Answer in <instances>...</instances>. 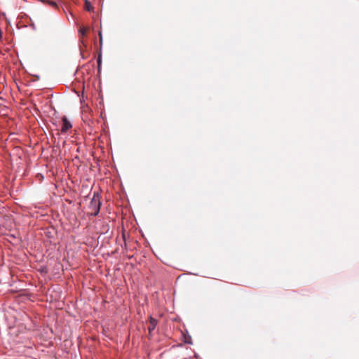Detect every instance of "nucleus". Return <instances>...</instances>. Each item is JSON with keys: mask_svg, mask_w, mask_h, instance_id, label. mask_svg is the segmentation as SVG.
Here are the masks:
<instances>
[{"mask_svg": "<svg viewBox=\"0 0 359 359\" xmlns=\"http://www.w3.org/2000/svg\"><path fill=\"white\" fill-rule=\"evenodd\" d=\"M101 202L98 194H94L93 197L90 203L89 208L91 210L90 215L92 216H96L99 214L100 210Z\"/></svg>", "mask_w": 359, "mask_h": 359, "instance_id": "nucleus-1", "label": "nucleus"}, {"mask_svg": "<svg viewBox=\"0 0 359 359\" xmlns=\"http://www.w3.org/2000/svg\"><path fill=\"white\" fill-rule=\"evenodd\" d=\"M72 127V123L67 120V117L64 116L62 118V126L61 128V132L63 133H66Z\"/></svg>", "mask_w": 359, "mask_h": 359, "instance_id": "nucleus-2", "label": "nucleus"}, {"mask_svg": "<svg viewBox=\"0 0 359 359\" xmlns=\"http://www.w3.org/2000/svg\"><path fill=\"white\" fill-rule=\"evenodd\" d=\"M150 326L149 327V332H151L152 330H154L156 327V320L153 319V318H151V321H150Z\"/></svg>", "mask_w": 359, "mask_h": 359, "instance_id": "nucleus-3", "label": "nucleus"}, {"mask_svg": "<svg viewBox=\"0 0 359 359\" xmlns=\"http://www.w3.org/2000/svg\"><path fill=\"white\" fill-rule=\"evenodd\" d=\"M85 9L90 12L93 10V7L88 0H85Z\"/></svg>", "mask_w": 359, "mask_h": 359, "instance_id": "nucleus-4", "label": "nucleus"}, {"mask_svg": "<svg viewBox=\"0 0 359 359\" xmlns=\"http://www.w3.org/2000/svg\"><path fill=\"white\" fill-rule=\"evenodd\" d=\"M86 32H87V29L84 27H80L79 29V34L81 35V36H84L86 34Z\"/></svg>", "mask_w": 359, "mask_h": 359, "instance_id": "nucleus-5", "label": "nucleus"}, {"mask_svg": "<svg viewBox=\"0 0 359 359\" xmlns=\"http://www.w3.org/2000/svg\"><path fill=\"white\" fill-rule=\"evenodd\" d=\"M47 4L53 8H56L57 6V3L54 1H48Z\"/></svg>", "mask_w": 359, "mask_h": 359, "instance_id": "nucleus-6", "label": "nucleus"}, {"mask_svg": "<svg viewBox=\"0 0 359 359\" xmlns=\"http://www.w3.org/2000/svg\"><path fill=\"white\" fill-rule=\"evenodd\" d=\"M97 65H98V68H100V65H101V62H102V55H100L98 56V58H97Z\"/></svg>", "mask_w": 359, "mask_h": 359, "instance_id": "nucleus-7", "label": "nucleus"}, {"mask_svg": "<svg viewBox=\"0 0 359 359\" xmlns=\"http://www.w3.org/2000/svg\"><path fill=\"white\" fill-rule=\"evenodd\" d=\"M2 39H3V34H2L1 29H0V40H2Z\"/></svg>", "mask_w": 359, "mask_h": 359, "instance_id": "nucleus-8", "label": "nucleus"}, {"mask_svg": "<svg viewBox=\"0 0 359 359\" xmlns=\"http://www.w3.org/2000/svg\"><path fill=\"white\" fill-rule=\"evenodd\" d=\"M99 35H100V42H102V38L101 32L99 33Z\"/></svg>", "mask_w": 359, "mask_h": 359, "instance_id": "nucleus-9", "label": "nucleus"}, {"mask_svg": "<svg viewBox=\"0 0 359 359\" xmlns=\"http://www.w3.org/2000/svg\"><path fill=\"white\" fill-rule=\"evenodd\" d=\"M17 26H18V29H20V27H19V24H18V23L17 24Z\"/></svg>", "mask_w": 359, "mask_h": 359, "instance_id": "nucleus-10", "label": "nucleus"}]
</instances>
